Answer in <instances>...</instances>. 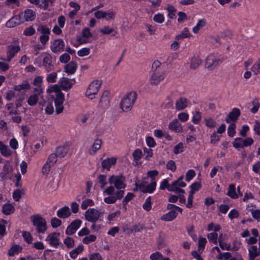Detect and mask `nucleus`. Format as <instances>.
<instances>
[{
    "label": "nucleus",
    "instance_id": "f257e3e1",
    "mask_svg": "<svg viewBox=\"0 0 260 260\" xmlns=\"http://www.w3.org/2000/svg\"><path fill=\"white\" fill-rule=\"evenodd\" d=\"M125 177L122 174L111 175L108 181L111 185L103 191L104 195L108 196L104 199L105 203L108 204L115 203L120 200L124 194V188L126 186Z\"/></svg>",
    "mask_w": 260,
    "mask_h": 260
},
{
    "label": "nucleus",
    "instance_id": "f03ea898",
    "mask_svg": "<svg viewBox=\"0 0 260 260\" xmlns=\"http://www.w3.org/2000/svg\"><path fill=\"white\" fill-rule=\"evenodd\" d=\"M46 92L49 96L54 99L56 113L60 114L62 112L64 94L59 86L57 84L49 85L46 89Z\"/></svg>",
    "mask_w": 260,
    "mask_h": 260
},
{
    "label": "nucleus",
    "instance_id": "7ed1b4c3",
    "mask_svg": "<svg viewBox=\"0 0 260 260\" xmlns=\"http://www.w3.org/2000/svg\"><path fill=\"white\" fill-rule=\"evenodd\" d=\"M137 93L135 91H131L127 93L121 99L120 108L123 112L129 111L133 108L136 99Z\"/></svg>",
    "mask_w": 260,
    "mask_h": 260
},
{
    "label": "nucleus",
    "instance_id": "20e7f679",
    "mask_svg": "<svg viewBox=\"0 0 260 260\" xmlns=\"http://www.w3.org/2000/svg\"><path fill=\"white\" fill-rule=\"evenodd\" d=\"M102 81L100 80H94L88 85L85 91V96L87 99L93 100L96 98L101 89Z\"/></svg>",
    "mask_w": 260,
    "mask_h": 260
},
{
    "label": "nucleus",
    "instance_id": "39448f33",
    "mask_svg": "<svg viewBox=\"0 0 260 260\" xmlns=\"http://www.w3.org/2000/svg\"><path fill=\"white\" fill-rule=\"evenodd\" d=\"M32 224L36 228L39 233L44 234L47 230L46 220L40 215H34L30 217Z\"/></svg>",
    "mask_w": 260,
    "mask_h": 260
},
{
    "label": "nucleus",
    "instance_id": "423d86ee",
    "mask_svg": "<svg viewBox=\"0 0 260 260\" xmlns=\"http://www.w3.org/2000/svg\"><path fill=\"white\" fill-rule=\"evenodd\" d=\"M136 188L134 189V191L140 190L145 193H152L156 189V182L153 181L150 184H148L147 182L144 181L141 183L136 182L135 183Z\"/></svg>",
    "mask_w": 260,
    "mask_h": 260
},
{
    "label": "nucleus",
    "instance_id": "0eeeda50",
    "mask_svg": "<svg viewBox=\"0 0 260 260\" xmlns=\"http://www.w3.org/2000/svg\"><path fill=\"white\" fill-rule=\"evenodd\" d=\"M166 72L164 70H152L149 79L151 85H157L162 81L166 77Z\"/></svg>",
    "mask_w": 260,
    "mask_h": 260
},
{
    "label": "nucleus",
    "instance_id": "6e6552de",
    "mask_svg": "<svg viewBox=\"0 0 260 260\" xmlns=\"http://www.w3.org/2000/svg\"><path fill=\"white\" fill-rule=\"evenodd\" d=\"M110 92L105 90L101 94L99 102L98 104V107L99 109L105 110L109 108L110 106Z\"/></svg>",
    "mask_w": 260,
    "mask_h": 260
},
{
    "label": "nucleus",
    "instance_id": "1a4fd4ad",
    "mask_svg": "<svg viewBox=\"0 0 260 260\" xmlns=\"http://www.w3.org/2000/svg\"><path fill=\"white\" fill-rule=\"evenodd\" d=\"M45 241L52 247L57 248L60 244V233L52 232L49 234L45 238Z\"/></svg>",
    "mask_w": 260,
    "mask_h": 260
},
{
    "label": "nucleus",
    "instance_id": "9d476101",
    "mask_svg": "<svg viewBox=\"0 0 260 260\" xmlns=\"http://www.w3.org/2000/svg\"><path fill=\"white\" fill-rule=\"evenodd\" d=\"M37 30L41 34L39 38L40 41L42 44H46L49 39L50 29L45 25H41L39 26Z\"/></svg>",
    "mask_w": 260,
    "mask_h": 260
},
{
    "label": "nucleus",
    "instance_id": "9b49d317",
    "mask_svg": "<svg viewBox=\"0 0 260 260\" xmlns=\"http://www.w3.org/2000/svg\"><path fill=\"white\" fill-rule=\"evenodd\" d=\"M42 55L43 56V63L42 64V66L45 68L46 72H51L53 69L52 56L47 52L42 53Z\"/></svg>",
    "mask_w": 260,
    "mask_h": 260
},
{
    "label": "nucleus",
    "instance_id": "f8f14e48",
    "mask_svg": "<svg viewBox=\"0 0 260 260\" xmlns=\"http://www.w3.org/2000/svg\"><path fill=\"white\" fill-rule=\"evenodd\" d=\"M100 213L94 208L88 209L85 212V218L86 220L91 222H95L100 217Z\"/></svg>",
    "mask_w": 260,
    "mask_h": 260
},
{
    "label": "nucleus",
    "instance_id": "ddd939ff",
    "mask_svg": "<svg viewBox=\"0 0 260 260\" xmlns=\"http://www.w3.org/2000/svg\"><path fill=\"white\" fill-rule=\"evenodd\" d=\"M64 42L61 39H54L51 41L50 49L54 53H58L63 51Z\"/></svg>",
    "mask_w": 260,
    "mask_h": 260
},
{
    "label": "nucleus",
    "instance_id": "4468645a",
    "mask_svg": "<svg viewBox=\"0 0 260 260\" xmlns=\"http://www.w3.org/2000/svg\"><path fill=\"white\" fill-rule=\"evenodd\" d=\"M22 23L25 21H31L36 18V13L31 9H27L19 14Z\"/></svg>",
    "mask_w": 260,
    "mask_h": 260
},
{
    "label": "nucleus",
    "instance_id": "2eb2a0df",
    "mask_svg": "<svg viewBox=\"0 0 260 260\" xmlns=\"http://www.w3.org/2000/svg\"><path fill=\"white\" fill-rule=\"evenodd\" d=\"M219 62V59L216 56L210 54L206 58L205 66L209 70H213L217 67Z\"/></svg>",
    "mask_w": 260,
    "mask_h": 260
},
{
    "label": "nucleus",
    "instance_id": "dca6fc26",
    "mask_svg": "<svg viewBox=\"0 0 260 260\" xmlns=\"http://www.w3.org/2000/svg\"><path fill=\"white\" fill-rule=\"evenodd\" d=\"M43 78L42 76H38L36 77L32 82L33 85L36 86L33 89L34 92H37L39 94H42L44 92L43 86Z\"/></svg>",
    "mask_w": 260,
    "mask_h": 260
},
{
    "label": "nucleus",
    "instance_id": "f3484780",
    "mask_svg": "<svg viewBox=\"0 0 260 260\" xmlns=\"http://www.w3.org/2000/svg\"><path fill=\"white\" fill-rule=\"evenodd\" d=\"M92 36L90 29L86 27L83 29L82 35L78 37L77 40L80 44L87 43L89 42V39L91 38Z\"/></svg>",
    "mask_w": 260,
    "mask_h": 260
},
{
    "label": "nucleus",
    "instance_id": "a211bd4d",
    "mask_svg": "<svg viewBox=\"0 0 260 260\" xmlns=\"http://www.w3.org/2000/svg\"><path fill=\"white\" fill-rule=\"evenodd\" d=\"M82 221L80 219L75 220L67 227L66 230V234L71 235L74 234L81 225Z\"/></svg>",
    "mask_w": 260,
    "mask_h": 260
},
{
    "label": "nucleus",
    "instance_id": "6ab92c4d",
    "mask_svg": "<svg viewBox=\"0 0 260 260\" xmlns=\"http://www.w3.org/2000/svg\"><path fill=\"white\" fill-rule=\"evenodd\" d=\"M72 81V80L63 77L60 78L58 81V84L57 85L60 88H61L64 90H68L70 89L73 85ZM73 81L75 82V79H73Z\"/></svg>",
    "mask_w": 260,
    "mask_h": 260
},
{
    "label": "nucleus",
    "instance_id": "aec40b11",
    "mask_svg": "<svg viewBox=\"0 0 260 260\" xmlns=\"http://www.w3.org/2000/svg\"><path fill=\"white\" fill-rule=\"evenodd\" d=\"M168 127L171 131L175 133H180L183 132L182 126L177 119H173L171 121Z\"/></svg>",
    "mask_w": 260,
    "mask_h": 260
},
{
    "label": "nucleus",
    "instance_id": "412c9836",
    "mask_svg": "<svg viewBox=\"0 0 260 260\" xmlns=\"http://www.w3.org/2000/svg\"><path fill=\"white\" fill-rule=\"evenodd\" d=\"M180 182H178L177 180H175L173 181L169 186L168 190L170 191L174 192L176 193H184V190L180 188V187H183L181 184H180Z\"/></svg>",
    "mask_w": 260,
    "mask_h": 260
},
{
    "label": "nucleus",
    "instance_id": "4be33fe9",
    "mask_svg": "<svg viewBox=\"0 0 260 260\" xmlns=\"http://www.w3.org/2000/svg\"><path fill=\"white\" fill-rule=\"evenodd\" d=\"M240 115V111L238 108H234L229 114L227 118H225V121L227 123H230L231 121H236Z\"/></svg>",
    "mask_w": 260,
    "mask_h": 260
},
{
    "label": "nucleus",
    "instance_id": "5701e85b",
    "mask_svg": "<svg viewBox=\"0 0 260 260\" xmlns=\"http://www.w3.org/2000/svg\"><path fill=\"white\" fill-rule=\"evenodd\" d=\"M69 151V147L67 145H62L56 148L54 152L58 158L65 157Z\"/></svg>",
    "mask_w": 260,
    "mask_h": 260
},
{
    "label": "nucleus",
    "instance_id": "b1692460",
    "mask_svg": "<svg viewBox=\"0 0 260 260\" xmlns=\"http://www.w3.org/2000/svg\"><path fill=\"white\" fill-rule=\"evenodd\" d=\"M21 23H22V22L18 14L13 17L9 20H8L6 22V25L8 27L12 28L20 25Z\"/></svg>",
    "mask_w": 260,
    "mask_h": 260
},
{
    "label": "nucleus",
    "instance_id": "393cba45",
    "mask_svg": "<svg viewBox=\"0 0 260 260\" xmlns=\"http://www.w3.org/2000/svg\"><path fill=\"white\" fill-rule=\"evenodd\" d=\"M188 106V101L185 98H180L175 102V108L177 111H180L185 109Z\"/></svg>",
    "mask_w": 260,
    "mask_h": 260
},
{
    "label": "nucleus",
    "instance_id": "a878e982",
    "mask_svg": "<svg viewBox=\"0 0 260 260\" xmlns=\"http://www.w3.org/2000/svg\"><path fill=\"white\" fill-rule=\"evenodd\" d=\"M117 161V158L112 157L103 160L102 162V166L103 169L109 171L112 166L114 165Z\"/></svg>",
    "mask_w": 260,
    "mask_h": 260
},
{
    "label": "nucleus",
    "instance_id": "bb28decb",
    "mask_svg": "<svg viewBox=\"0 0 260 260\" xmlns=\"http://www.w3.org/2000/svg\"><path fill=\"white\" fill-rule=\"evenodd\" d=\"M102 141L101 139H96L93 143L91 148L89 150V153L91 155H94L99 151L102 146Z\"/></svg>",
    "mask_w": 260,
    "mask_h": 260
},
{
    "label": "nucleus",
    "instance_id": "cd10ccee",
    "mask_svg": "<svg viewBox=\"0 0 260 260\" xmlns=\"http://www.w3.org/2000/svg\"><path fill=\"white\" fill-rule=\"evenodd\" d=\"M56 214L61 218H68L71 215L70 208L68 206H64L57 210Z\"/></svg>",
    "mask_w": 260,
    "mask_h": 260
},
{
    "label": "nucleus",
    "instance_id": "c85d7f7f",
    "mask_svg": "<svg viewBox=\"0 0 260 260\" xmlns=\"http://www.w3.org/2000/svg\"><path fill=\"white\" fill-rule=\"evenodd\" d=\"M20 47L18 45H12L8 47L7 51V59L10 61L15 55V54L20 50Z\"/></svg>",
    "mask_w": 260,
    "mask_h": 260
},
{
    "label": "nucleus",
    "instance_id": "c756f323",
    "mask_svg": "<svg viewBox=\"0 0 260 260\" xmlns=\"http://www.w3.org/2000/svg\"><path fill=\"white\" fill-rule=\"evenodd\" d=\"M260 254V250L255 245H252L248 248L249 258L253 260Z\"/></svg>",
    "mask_w": 260,
    "mask_h": 260
},
{
    "label": "nucleus",
    "instance_id": "7c9ffc66",
    "mask_svg": "<svg viewBox=\"0 0 260 260\" xmlns=\"http://www.w3.org/2000/svg\"><path fill=\"white\" fill-rule=\"evenodd\" d=\"M177 215L178 213L175 211H170L161 216L160 219L165 221H171L176 218Z\"/></svg>",
    "mask_w": 260,
    "mask_h": 260
},
{
    "label": "nucleus",
    "instance_id": "2f4dec72",
    "mask_svg": "<svg viewBox=\"0 0 260 260\" xmlns=\"http://www.w3.org/2000/svg\"><path fill=\"white\" fill-rule=\"evenodd\" d=\"M77 67L78 65L77 63L74 61H71L65 66V72L68 75L73 74L76 72Z\"/></svg>",
    "mask_w": 260,
    "mask_h": 260
},
{
    "label": "nucleus",
    "instance_id": "473e14b6",
    "mask_svg": "<svg viewBox=\"0 0 260 260\" xmlns=\"http://www.w3.org/2000/svg\"><path fill=\"white\" fill-rule=\"evenodd\" d=\"M41 95V94H39L37 92L30 95L26 101L28 105L30 106H34L36 105L38 102L39 96Z\"/></svg>",
    "mask_w": 260,
    "mask_h": 260
},
{
    "label": "nucleus",
    "instance_id": "72a5a7b5",
    "mask_svg": "<svg viewBox=\"0 0 260 260\" xmlns=\"http://www.w3.org/2000/svg\"><path fill=\"white\" fill-rule=\"evenodd\" d=\"M206 24L207 22L205 19L202 18L198 20L196 25L192 28L193 32L194 34H198Z\"/></svg>",
    "mask_w": 260,
    "mask_h": 260
},
{
    "label": "nucleus",
    "instance_id": "f704fd0d",
    "mask_svg": "<svg viewBox=\"0 0 260 260\" xmlns=\"http://www.w3.org/2000/svg\"><path fill=\"white\" fill-rule=\"evenodd\" d=\"M22 249V248L20 245L14 244L8 250V255L9 256H13L20 253Z\"/></svg>",
    "mask_w": 260,
    "mask_h": 260
},
{
    "label": "nucleus",
    "instance_id": "c9c22d12",
    "mask_svg": "<svg viewBox=\"0 0 260 260\" xmlns=\"http://www.w3.org/2000/svg\"><path fill=\"white\" fill-rule=\"evenodd\" d=\"M226 195L233 199H236L238 198V194L236 191L235 184H231L229 185Z\"/></svg>",
    "mask_w": 260,
    "mask_h": 260
},
{
    "label": "nucleus",
    "instance_id": "e433bc0d",
    "mask_svg": "<svg viewBox=\"0 0 260 260\" xmlns=\"http://www.w3.org/2000/svg\"><path fill=\"white\" fill-rule=\"evenodd\" d=\"M84 250V246L80 244L75 249L70 252V256L73 259H76L78 254L81 253Z\"/></svg>",
    "mask_w": 260,
    "mask_h": 260
},
{
    "label": "nucleus",
    "instance_id": "4c0bfd02",
    "mask_svg": "<svg viewBox=\"0 0 260 260\" xmlns=\"http://www.w3.org/2000/svg\"><path fill=\"white\" fill-rule=\"evenodd\" d=\"M14 211V206L10 203L5 204L3 206L2 212L5 215H10L13 213Z\"/></svg>",
    "mask_w": 260,
    "mask_h": 260
},
{
    "label": "nucleus",
    "instance_id": "58836bf2",
    "mask_svg": "<svg viewBox=\"0 0 260 260\" xmlns=\"http://www.w3.org/2000/svg\"><path fill=\"white\" fill-rule=\"evenodd\" d=\"M202 60L198 56H193L190 59V67L191 69L195 70L198 68L201 64Z\"/></svg>",
    "mask_w": 260,
    "mask_h": 260
},
{
    "label": "nucleus",
    "instance_id": "ea45409f",
    "mask_svg": "<svg viewBox=\"0 0 260 260\" xmlns=\"http://www.w3.org/2000/svg\"><path fill=\"white\" fill-rule=\"evenodd\" d=\"M14 88L15 90L19 91L22 90H28L30 88V85L27 81L25 80L21 84L15 85Z\"/></svg>",
    "mask_w": 260,
    "mask_h": 260
},
{
    "label": "nucleus",
    "instance_id": "a19ab883",
    "mask_svg": "<svg viewBox=\"0 0 260 260\" xmlns=\"http://www.w3.org/2000/svg\"><path fill=\"white\" fill-rule=\"evenodd\" d=\"M191 36L189 31L187 28H184L181 32L175 37L177 40H182L185 38H189Z\"/></svg>",
    "mask_w": 260,
    "mask_h": 260
},
{
    "label": "nucleus",
    "instance_id": "79ce46f5",
    "mask_svg": "<svg viewBox=\"0 0 260 260\" xmlns=\"http://www.w3.org/2000/svg\"><path fill=\"white\" fill-rule=\"evenodd\" d=\"M207 242V239L202 236L199 237L198 239V251L200 253L202 252L203 249Z\"/></svg>",
    "mask_w": 260,
    "mask_h": 260
},
{
    "label": "nucleus",
    "instance_id": "37998d69",
    "mask_svg": "<svg viewBox=\"0 0 260 260\" xmlns=\"http://www.w3.org/2000/svg\"><path fill=\"white\" fill-rule=\"evenodd\" d=\"M57 78V73L53 72L47 75L46 81L48 83H53L56 81Z\"/></svg>",
    "mask_w": 260,
    "mask_h": 260
},
{
    "label": "nucleus",
    "instance_id": "c03bdc74",
    "mask_svg": "<svg viewBox=\"0 0 260 260\" xmlns=\"http://www.w3.org/2000/svg\"><path fill=\"white\" fill-rule=\"evenodd\" d=\"M57 158L56 154L52 153L48 156L46 162L53 167L57 162Z\"/></svg>",
    "mask_w": 260,
    "mask_h": 260
},
{
    "label": "nucleus",
    "instance_id": "a18cd8bd",
    "mask_svg": "<svg viewBox=\"0 0 260 260\" xmlns=\"http://www.w3.org/2000/svg\"><path fill=\"white\" fill-rule=\"evenodd\" d=\"M202 119V114L199 111H196L193 114L192 117V121L196 124H199Z\"/></svg>",
    "mask_w": 260,
    "mask_h": 260
},
{
    "label": "nucleus",
    "instance_id": "49530a36",
    "mask_svg": "<svg viewBox=\"0 0 260 260\" xmlns=\"http://www.w3.org/2000/svg\"><path fill=\"white\" fill-rule=\"evenodd\" d=\"M205 125L211 128H214L216 126V122L214 119L211 117H208L204 120Z\"/></svg>",
    "mask_w": 260,
    "mask_h": 260
},
{
    "label": "nucleus",
    "instance_id": "de8ad7c7",
    "mask_svg": "<svg viewBox=\"0 0 260 260\" xmlns=\"http://www.w3.org/2000/svg\"><path fill=\"white\" fill-rule=\"evenodd\" d=\"M94 205V202L91 199H87L83 201L81 203V207L83 210L86 209L88 207Z\"/></svg>",
    "mask_w": 260,
    "mask_h": 260
},
{
    "label": "nucleus",
    "instance_id": "09e8293b",
    "mask_svg": "<svg viewBox=\"0 0 260 260\" xmlns=\"http://www.w3.org/2000/svg\"><path fill=\"white\" fill-rule=\"evenodd\" d=\"M209 241L213 243L216 244L217 243L218 234L216 232H213L208 234L207 236Z\"/></svg>",
    "mask_w": 260,
    "mask_h": 260
},
{
    "label": "nucleus",
    "instance_id": "8fccbe9b",
    "mask_svg": "<svg viewBox=\"0 0 260 260\" xmlns=\"http://www.w3.org/2000/svg\"><path fill=\"white\" fill-rule=\"evenodd\" d=\"M236 124L231 123L228 127V135L230 137H233L236 134Z\"/></svg>",
    "mask_w": 260,
    "mask_h": 260
},
{
    "label": "nucleus",
    "instance_id": "3c124183",
    "mask_svg": "<svg viewBox=\"0 0 260 260\" xmlns=\"http://www.w3.org/2000/svg\"><path fill=\"white\" fill-rule=\"evenodd\" d=\"M64 244L68 248H73L75 245V241L74 239L70 237H68L63 240Z\"/></svg>",
    "mask_w": 260,
    "mask_h": 260
},
{
    "label": "nucleus",
    "instance_id": "603ef678",
    "mask_svg": "<svg viewBox=\"0 0 260 260\" xmlns=\"http://www.w3.org/2000/svg\"><path fill=\"white\" fill-rule=\"evenodd\" d=\"M0 152H1V153L2 154V155L3 156H4V157L10 156L12 153V152L11 150V149L6 145H5V146L3 147V148L0 151Z\"/></svg>",
    "mask_w": 260,
    "mask_h": 260
},
{
    "label": "nucleus",
    "instance_id": "864d4df0",
    "mask_svg": "<svg viewBox=\"0 0 260 260\" xmlns=\"http://www.w3.org/2000/svg\"><path fill=\"white\" fill-rule=\"evenodd\" d=\"M96 239V236L94 235H88L82 239V242L85 244H88L90 242H94Z\"/></svg>",
    "mask_w": 260,
    "mask_h": 260
},
{
    "label": "nucleus",
    "instance_id": "5fc2aeb1",
    "mask_svg": "<svg viewBox=\"0 0 260 260\" xmlns=\"http://www.w3.org/2000/svg\"><path fill=\"white\" fill-rule=\"evenodd\" d=\"M99 182L100 184V187L101 188H104L107 184V176L105 175H100L98 176Z\"/></svg>",
    "mask_w": 260,
    "mask_h": 260
},
{
    "label": "nucleus",
    "instance_id": "6e6d98bb",
    "mask_svg": "<svg viewBox=\"0 0 260 260\" xmlns=\"http://www.w3.org/2000/svg\"><path fill=\"white\" fill-rule=\"evenodd\" d=\"M221 229V227L218 224H214L213 222L210 223L207 226V231H213L216 232Z\"/></svg>",
    "mask_w": 260,
    "mask_h": 260
},
{
    "label": "nucleus",
    "instance_id": "4d7b16f0",
    "mask_svg": "<svg viewBox=\"0 0 260 260\" xmlns=\"http://www.w3.org/2000/svg\"><path fill=\"white\" fill-rule=\"evenodd\" d=\"M233 146L236 149L243 148L242 138H235L233 142Z\"/></svg>",
    "mask_w": 260,
    "mask_h": 260
},
{
    "label": "nucleus",
    "instance_id": "13d9d810",
    "mask_svg": "<svg viewBox=\"0 0 260 260\" xmlns=\"http://www.w3.org/2000/svg\"><path fill=\"white\" fill-rule=\"evenodd\" d=\"M201 187V184L200 182H195L191 184L190 186V190L189 192L194 193L196 191H198Z\"/></svg>",
    "mask_w": 260,
    "mask_h": 260
},
{
    "label": "nucleus",
    "instance_id": "bf43d9fd",
    "mask_svg": "<svg viewBox=\"0 0 260 260\" xmlns=\"http://www.w3.org/2000/svg\"><path fill=\"white\" fill-rule=\"evenodd\" d=\"M184 145L182 143H179L174 147L173 152L175 154L181 153L184 151Z\"/></svg>",
    "mask_w": 260,
    "mask_h": 260
},
{
    "label": "nucleus",
    "instance_id": "052dcab7",
    "mask_svg": "<svg viewBox=\"0 0 260 260\" xmlns=\"http://www.w3.org/2000/svg\"><path fill=\"white\" fill-rule=\"evenodd\" d=\"M52 166L47 163L46 162L43 166L41 172L45 176H47L50 171V169Z\"/></svg>",
    "mask_w": 260,
    "mask_h": 260
},
{
    "label": "nucleus",
    "instance_id": "680f3d73",
    "mask_svg": "<svg viewBox=\"0 0 260 260\" xmlns=\"http://www.w3.org/2000/svg\"><path fill=\"white\" fill-rule=\"evenodd\" d=\"M254 143V140L252 138L247 137L244 139H242L243 148L250 146Z\"/></svg>",
    "mask_w": 260,
    "mask_h": 260
},
{
    "label": "nucleus",
    "instance_id": "e2e57ef3",
    "mask_svg": "<svg viewBox=\"0 0 260 260\" xmlns=\"http://www.w3.org/2000/svg\"><path fill=\"white\" fill-rule=\"evenodd\" d=\"M165 16L161 13H157L154 15L153 20L158 23H162L165 21Z\"/></svg>",
    "mask_w": 260,
    "mask_h": 260
},
{
    "label": "nucleus",
    "instance_id": "0e129e2a",
    "mask_svg": "<svg viewBox=\"0 0 260 260\" xmlns=\"http://www.w3.org/2000/svg\"><path fill=\"white\" fill-rule=\"evenodd\" d=\"M90 53V49L89 48L84 47L83 48L77 52V54L79 56L83 57L87 56Z\"/></svg>",
    "mask_w": 260,
    "mask_h": 260
},
{
    "label": "nucleus",
    "instance_id": "69168bd1",
    "mask_svg": "<svg viewBox=\"0 0 260 260\" xmlns=\"http://www.w3.org/2000/svg\"><path fill=\"white\" fill-rule=\"evenodd\" d=\"M251 71L255 74H260V58L252 66Z\"/></svg>",
    "mask_w": 260,
    "mask_h": 260
},
{
    "label": "nucleus",
    "instance_id": "338daca9",
    "mask_svg": "<svg viewBox=\"0 0 260 260\" xmlns=\"http://www.w3.org/2000/svg\"><path fill=\"white\" fill-rule=\"evenodd\" d=\"M149 258L151 260H160L163 258L162 254L158 251L151 253Z\"/></svg>",
    "mask_w": 260,
    "mask_h": 260
},
{
    "label": "nucleus",
    "instance_id": "774afa93",
    "mask_svg": "<svg viewBox=\"0 0 260 260\" xmlns=\"http://www.w3.org/2000/svg\"><path fill=\"white\" fill-rule=\"evenodd\" d=\"M252 217L257 221H260V209L250 210Z\"/></svg>",
    "mask_w": 260,
    "mask_h": 260
}]
</instances>
